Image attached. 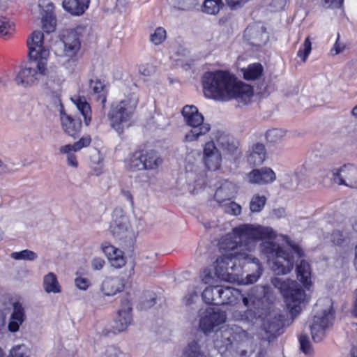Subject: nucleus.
<instances>
[{
  "instance_id": "obj_1",
  "label": "nucleus",
  "mask_w": 357,
  "mask_h": 357,
  "mask_svg": "<svg viewBox=\"0 0 357 357\" xmlns=\"http://www.w3.org/2000/svg\"><path fill=\"white\" fill-rule=\"evenodd\" d=\"M276 236L271 227L243 224L223 236L219 242V248L222 255L238 261V253L250 255L256 249L258 241H261L260 250L267 257L270 267L275 274L286 275L291 271L295 257L301 259L303 257V251L298 245H294L291 246V254L287 252L273 242Z\"/></svg>"
},
{
  "instance_id": "obj_2",
  "label": "nucleus",
  "mask_w": 357,
  "mask_h": 357,
  "mask_svg": "<svg viewBox=\"0 0 357 357\" xmlns=\"http://www.w3.org/2000/svg\"><path fill=\"white\" fill-rule=\"evenodd\" d=\"M202 85L204 96L215 100L236 99L247 104L253 96V90L250 85L238 80L228 71L205 73L202 77Z\"/></svg>"
},
{
  "instance_id": "obj_3",
  "label": "nucleus",
  "mask_w": 357,
  "mask_h": 357,
  "mask_svg": "<svg viewBox=\"0 0 357 357\" xmlns=\"http://www.w3.org/2000/svg\"><path fill=\"white\" fill-rule=\"evenodd\" d=\"M43 38V33L36 31L28 40L29 55L32 62L22 67L16 75L15 82L17 85L23 87L32 86L47 75L50 52L49 48L44 45Z\"/></svg>"
},
{
  "instance_id": "obj_4",
  "label": "nucleus",
  "mask_w": 357,
  "mask_h": 357,
  "mask_svg": "<svg viewBox=\"0 0 357 357\" xmlns=\"http://www.w3.org/2000/svg\"><path fill=\"white\" fill-rule=\"evenodd\" d=\"M261 293L252 289L246 296L242 298L244 305L247 307L245 311L236 310L232 313V319L246 324H255L261 322V326L267 333H273L280 326L281 319L276 312H269L263 317L259 307L261 305Z\"/></svg>"
},
{
  "instance_id": "obj_5",
  "label": "nucleus",
  "mask_w": 357,
  "mask_h": 357,
  "mask_svg": "<svg viewBox=\"0 0 357 357\" xmlns=\"http://www.w3.org/2000/svg\"><path fill=\"white\" fill-rule=\"evenodd\" d=\"M139 102L138 96L130 93L123 99L112 104L108 113L111 127L119 134L131 125V120Z\"/></svg>"
},
{
  "instance_id": "obj_6",
  "label": "nucleus",
  "mask_w": 357,
  "mask_h": 357,
  "mask_svg": "<svg viewBox=\"0 0 357 357\" xmlns=\"http://www.w3.org/2000/svg\"><path fill=\"white\" fill-rule=\"evenodd\" d=\"M271 284L283 296L291 315H298L308 301V298L300 284L295 280L278 277L272 278Z\"/></svg>"
},
{
  "instance_id": "obj_7",
  "label": "nucleus",
  "mask_w": 357,
  "mask_h": 357,
  "mask_svg": "<svg viewBox=\"0 0 357 357\" xmlns=\"http://www.w3.org/2000/svg\"><path fill=\"white\" fill-rule=\"evenodd\" d=\"M314 310L315 314L310 322V328L312 338L314 342H319L325 337L333 321L332 301L328 298L319 299Z\"/></svg>"
},
{
  "instance_id": "obj_8",
  "label": "nucleus",
  "mask_w": 357,
  "mask_h": 357,
  "mask_svg": "<svg viewBox=\"0 0 357 357\" xmlns=\"http://www.w3.org/2000/svg\"><path fill=\"white\" fill-rule=\"evenodd\" d=\"M182 115L185 123L190 129L184 136L185 142L198 141L199 138L206 135L211 130L210 124L204 123V118L197 107L194 105H185L183 107Z\"/></svg>"
},
{
  "instance_id": "obj_9",
  "label": "nucleus",
  "mask_w": 357,
  "mask_h": 357,
  "mask_svg": "<svg viewBox=\"0 0 357 357\" xmlns=\"http://www.w3.org/2000/svg\"><path fill=\"white\" fill-rule=\"evenodd\" d=\"M198 328L205 335L215 332L217 328L227 321L226 312L215 307L201 308L198 312Z\"/></svg>"
},
{
  "instance_id": "obj_10",
  "label": "nucleus",
  "mask_w": 357,
  "mask_h": 357,
  "mask_svg": "<svg viewBox=\"0 0 357 357\" xmlns=\"http://www.w3.org/2000/svg\"><path fill=\"white\" fill-rule=\"evenodd\" d=\"M199 153L192 149L185 158V178L189 185H193V191L202 189L204 184L205 172L199 166Z\"/></svg>"
},
{
  "instance_id": "obj_11",
  "label": "nucleus",
  "mask_w": 357,
  "mask_h": 357,
  "mask_svg": "<svg viewBox=\"0 0 357 357\" xmlns=\"http://www.w3.org/2000/svg\"><path fill=\"white\" fill-rule=\"evenodd\" d=\"M238 260L229 256L222 255L214 263L216 278L220 280L234 282L239 279L241 268L236 266Z\"/></svg>"
},
{
  "instance_id": "obj_12",
  "label": "nucleus",
  "mask_w": 357,
  "mask_h": 357,
  "mask_svg": "<svg viewBox=\"0 0 357 357\" xmlns=\"http://www.w3.org/2000/svg\"><path fill=\"white\" fill-rule=\"evenodd\" d=\"M63 45L60 61L66 68L73 69L76 65L77 54L81 47L80 40L75 33H70L64 37Z\"/></svg>"
},
{
  "instance_id": "obj_13",
  "label": "nucleus",
  "mask_w": 357,
  "mask_h": 357,
  "mask_svg": "<svg viewBox=\"0 0 357 357\" xmlns=\"http://www.w3.org/2000/svg\"><path fill=\"white\" fill-rule=\"evenodd\" d=\"M215 336L214 344L220 353H224L228 350L234 340L241 341L244 339H248L247 332L236 326L225 328L217 333Z\"/></svg>"
},
{
  "instance_id": "obj_14",
  "label": "nucleus",
  "mask_w": 357,
  "mask_h": 357,
  "mask_svg": "<svg viewBox=\"0 0 357 357\" xmlns=\"http://www.w3.org/2000/svg\"><path fill=\"white\" fill-rule=\"evenodd\" d=\"M109 229L114 236L119 239L126 238L130 234V220L122 208H116L114 210Z\"/></svg>"
},
{
  "instance_id": "obj_15",
  "label": "nucleus",
  "mask_w": 357,
  "mask_h": 357,
  "mask_svg": "<svg viewBox=\"0 0 357 357\" xmlns=\"http://www.w3.org/2000/svg\"><path fill=\"white\" fill-rule=\"evenodd\" d=\"M331 179L339 185H344L350 188H357V169L351 165L334 168Z\"/></svg>"
},
{
  "instance_id": "obj_16",
  "label": "nucleus",
  "mask_w": 357,
  "mask_h": 357,
  "mask_svg": "<svg viewBox=\"0 0 357 357\" xmlns=\"http://www.w3.org/2000/svg\"><path fill=\"white\" fill-rule=\"evenodd\" d=\"M237 257L240 258L238 262L243 264H252L254 265V273L248 274L245 278H243L239 272V279L236 281L239 284H250L256 282L258 279L261 277L263 273V268L259 260L255 257L252 253L250 255L241 252L237 255Z\"/></svg>"
},
{
  "instance_id": "obj_17",
  "label": "nucleus",
  "mask_w": 357,
  "mask_h": 357,
  "mask_svg": "<svg viewBox=\"0 0 357 357\" xmlns=\"http://www.w3.org/2000/svg\"><path fill=\"white\" fill-rule=\"evenodd\" d=\"M202 160L209 170L215 171L220 168L222 155L213 140H208L204 144Z\"/></svg>"
},
{
  "instance_id": "obj_18",
  "label": "nucleus",
  "mask_w": 357,
  "mask_h": 357,
  "mask_svg": "<svg viewBox=\"0 0 357 357\" xmlns=\"http://www.w3.org/2000/svg\"><path fill=\"white\" fill-rule=\"evenodd\" d=\"M244 36L251 45L255 46L265 45L269 38L266 27L261 23H255L248 26Z\"/></svg>"
},
{
  "instance_id": "obj_19",
  "label": "nucleus",
  "mask_w": 357,
  "mask_h": 357,
  "mask_svg": "<svg viewBox=\"0 0 357 357\" xmlns=\"http://www.w3.org/2000/svg\"><path fill=\"white\" fill-rule=\"evenodd\" d=\"M132 314L131 303L128 300H124L121 303V308L113 326L115 332H123L127 330L132 324Z\"/></svg>"
},
{
  "instance_id": "obj_20",
  "label": "nucleus",
  "mask_w": 357,
  "mask_h": 357,
  "mask_svg": "<svg viewBox=\"0 0 357 357\" xmlns=\"http://www.w3.org/2000/svg\"><path fill=\"white\" fill-rule=\"evenodd\" d=\"M247 181L251 184L267 185L276 180V174L270 167L255 169L246 174Z\"/></svg>"
},
{
  "instance_id": "obj_21",
  "label": "nucleus",
  "mask_w": 357,
  "mask_h": 357,
  "mask_svg": "<svg viewBox=\"0 0 357 357\" xmlns=\"http://www.w3.org/2000/svg\"><path fill=\"white\" fill-rule=\"evenodd\" d=\"M38 6L41 15L43 29L47 33L52 32L55 27L53 3L49 0H40Z\"/></svg>"
},
{
  "instance_id": "obj_22",
  "label": "nucleus",
  "mask_w": 357,
  "mask_h": 357,
  "mask_svg": "<svg viewBox=\"0 0 357 357\" xmlns=\"http://www.w3.org/2000/svg\"><path fill=\"white\" fill-rule=\"evenodd\" d=\"M100 249L107 257L111 266L115 268H121L125 266L126 259L122 250L111 245L108 242H103Z\"/></svg>"
},
{
  "instance_id": "obj_23",
  "label": "nucleus",
  "mask_w": 357,
  "mask_h": 357,
  "mask_svg": "<svg viewBox=\"0 0 357 357\" xmlns=\"http://www.w3.org/2000/svg\"><path fill=\"white\" fill-rule=\"evenodd\" d=\"M124 289L123 280L119 277L105 276L103 278L99 287L102 296H114L121 292Z\"/></svg>"
},
{
  "instance_id": "obj_24",
  "label": "nucleus",
  "mask_w": 357,
  "mask_h": 357,
  "mask_svg": "<svg viewBox=\"0 0 357 357\" xmlns=\"http://www.w3.org/2000/svg\"><path fill=\"white\" fill-rule=\"evenodd\" d=\"M26 319L25 310L23 305L20 302L13 303V311L10 316L8 329L10 333H17L20 326Z\"/></svg>"
},
{
  "instance_id": "obj_25",
  "label": "nucleus",
  "mask_w": 357,
  "mask_h": 357,
  "mask_svg": "<svg viewBox=\"0 0 357 357\" xmlns=\"http://www.w3.org/2000/svg\"><path fill=\"white\" fill-rule=\"evenodd\" d=\"M238 187L235 183L229 181H224L215 191L214 197L218 204L230 201L236 195Z\"/></svg>"
},
{
  "instance_id": "obj_26",
  "label": "nucleus",
  "mask_w": 357,
  "mask_h": 357,
  "mask_svg": "<svg viewBox=\"0 0 357 357\" xmlns=\"http://www.w3.org/2000/svg\"><path fill=\"white\" fill-rule=\"evenodd\" d=\"M72 102L84 119V124L88 126L92 119V111L89 103L84 97L74 96L71 98Z\"/></svg>"
},
{
  "instance_id": "obj_27",
  "label": "nucleus",
  "mask_w": 357,
  "mask_h": 357,
  "mask_svg": "<svg viewBox=\"0 0 357 357\" xmlns=\"http://www.w3.org/2000/svg\"><path fill=\"white\" fill-rule=\"evenodd\" d=\"M210 140H213L215 143L216 142L218 145L228 153H233L236 149L233 139L222 131L217 130L213 132L210 137Z\"/></svg>"
},
{
  "instance_id": "obj_28",
  "label": "nucleus",
  "mask_w": 357,
  "mask_h": 357,
  "mask_svg": "<svg viewBox=\"0 0 357 357\" xmlns=\"http://www.w3.org/2000/svg\"><path fill=\"white\" fill-rule=\"evenodd\" d=\"M296 271L297 278L306 289H309L312 285V269L310 264L304 259H301L296 265Z\"/></svg>"
},
{
  "instance_id": "obj_29",
  "label": "nucleus",
  "mask_w": 357,
  "mask_h": 357,
  "mask_svg": "<svg viewBox=\"0 0 357 357\" xmlns=\"http://www.w3.org/2000/svg\"><path fill=\"white\" fill-rule=\"evenodd\" d=\"M199 291L200 289L197 284H190L181 298L182 305L188 309H192L199 301Z\"/></svg>"
},
{
  "instance_id": "obj_30",
  "label": "nucleus",
  "mask_w": 357,
  "mask_h": 357,
  "mask_svg": "<svg viewBox=\"0 0 357 357\" xmlns=\"http://www.w3.org/2000/svg\"><path fill=\"white\" fill-rule=\"evenodd\" d=\"M89 88L94 99L100 102L102 107H105L107 91L103 82L99 79H91L89 83Z\"/></svg>"
},
{
  "instance_id": "obj_31",
  "label": "nucleus",
  "mask_w": 357,
  "mask_h": 357,
  "mask_svg": "<svg viewBox=\"0 0 357 357\" xmlns=\"http://www.w3.org/2000/svg\"><path fill=\"white\" fill-rule=\"evenodd\" d=\"M89 0H63V8L75 15H79L84 13L89 5Z\"/></svg>"
},
{
  "instance_id": "obj_32",
  "label": "nucleus",
  "mask_w": 357,
  "mask_h": 357,
  "mask_svg": "<svg viewBox=\"0 0 357 357\" xmlns=\"http://www.w3.org/2000/svg\"><path fill=\"white\" fill-rule=\"evenodd\" d=\"M43 287L47 294H60L62 287L58 280L57 276L52 272H50L43 276Z\"/></svg>"
},
{
  "instance_id": "obj_33",
  "label": "nucleus",
  "mask_w": 357,
  "mask_h": 357,
  "mask_svg": "<svg viewBox=\"0 0 357 357\" xmlns=\"http://www.w3.org/2000/svg\"><path fill=\"white\" fill-rule=\"evenodd\" d=\"M218 291H220L216 293L220 294L219 297L221 300L218 305L232 303L241 296V292L238 289L228 286L221 285Z\"/></svg>"
},
{
  "instance_id": "obj_34",
  "label": "nucleus",
  "mask_w": 357,
  "mask_h": 357,
  "mask_svg": "<svg viewBox=\"0 0 357 357\" xmlns=\"http://www.w3.org/2000/svg\"><path fill=\"white\" fill-rule=\"evenodd\" d=\"M61 121L63 129L68 135L74 137L79 132L82 127L80 122L66 114H61Z\"/></svg>"
},
{
  "instance_id": "obj_35",
  "label": "nucleus",
  "mask_w": 357,
  "mask_h": 357,
  "mask_svg": "<svg viewBox=\"0 0 357 357\" xmlns=\"http://www.w3.org/2000/svg\"><path fill=\"white\" fill-rule=\"evenodd\" d=\"M266 159L265 146L262 144H255L248 157V161L253 165H261Z\"/></svg>"
},
{
  "instance_id": "obj_36",
  "label": "nucleus",
  "mask_w": 357,
  "mask_h": 357,
  "mask_svg": "<svg viewBox=\"0 0 357 357\" xmlns=\"http://www.w3.org/2000/svg\"><path fill=\"white\" fill-rule=\"evenodd\" d=\"M221 285H210L206 287L202 293V298L204 303L207 304L218 305L220 302L219 297L220 294H218L217 291L220 289Z\"/></svg>"
},
{
  "instance_id": "obj_37",
  "label": "nucleus",
  "mask_w": 357,
  "mask_h": 357,
  "mask_svg": "<svg viewBox=\"0 0 357 357\" xmlns=\"http://www.w3.org/2000/svg\"><path fill=\"white\" fill-rule=\"evenodd\" d=\"M144 169H155L162 162L158 153L154 151L143 152Z\"/></svg>"
},
{
  "instance_id": "obj_38",
  "label": "nucleus",
  "mask_w": 357,
  "mask_h": 357,
  "mask_svg": "<svg viewBox=\"0 0 357 357\" xmlns=\"http://www.w3.org/2000/svg\"><path fill=\"white\" fill-rule=\"evenodd\" d=\"M263 66L259 63L250 64L247 68H243V77L246 80H255L261 77L263 73Z\"/></svg>"
},
{
  "instance_id": "obj_39",
  "label": "nucleus",
  "mask_w": 357,
  "mask_h": 357,
  "mask_svg": "<svg viewBox=\"0 0 357 357\" xmlns=\"http://www.w3.org/2000/svg\"><path fill=\"white\" fill-rule=\"evenodd\" d=\"M126 164L128 168L133 171L144 169L143 152L137 151L130 154L126 159Z\"/></svg>"
},
{
  "instance_id": "obj_40",
  "label": "nucleus",
  "mask_w": 357,
  "mask_h": 357,
  "mask_svg": "<svg viewBox=\"0 0 357 357\" xmlns=\"http://www.w3.org/2000/svg\"><path fill=\"white\" fill-rule=\"evenodd\" d=\"M200 348L198 341L193 340L183 348L181 357H203Z\"/></svg>"
},
{
  "instance_id": "obj_41",
  "label": "nucleus",
  "mask_w": 357,
  "mask_h": 357,
  "mask_svg": "<svg viewBox=\"0 0 357 357\" xmlns=\"http://www.w3.org/2000/svg\"><path fill=\"white\" fill-rule=\"evenodd\" d=\"M222 6V0H204L202 11L208 15H216Z\"/></svg>"
},
{
  "instance_id": "obj_42",
  "label": "nucleus",
  "mask_w": 357,
  "mask_h": 357,
  "mask_svg": "<svg viewBox=\"0 0 357 357\" xmlns=\"http://www.w3.org/2000/svg\"><path fill=\"white\" fill-rule=\"evenodd\" d=\"M266 198L259 194L254 195L250 202V208L252 212L257 213L261 211L265 206Z\"/></svg>"
},
{
  "instance_id": "obj_43",
  "label": "nucleus",
  "mask_w": 357,
  "mask_h": 357,
  "mask_svg": "<svg viewBox=\"0 0 357 357\" xmlns=\"http://www.w3.org/2000/svg\"><path fill=\"white\" fill-rule=\"evenodd\" d=\"M10 257L15 260L34 261L38 258V255L30 250H23L20 252H13Z\"/></svg>"
},
{
  "instance_id": "obj_44",
  "label": "nucleus",
  "mask_w": 357,
  "mask_h": 357,
  "mask_svg": "<svg viewBox=\"0 0 357 357\" xmlns=\"http://www.w3.org/2000/svg\"><path fill=\"white\" fill-rule=\"evenodd\" d=\"M14 24L6 17L0 15V36L6 37L14 31Z\"/></svg>"
},
{
  "instance_id": "obj_45",
  "label": "nucleus",
  "mask_w": 357,
  "mask_h": 357,
  "mask_svg": "<svg viewBox=\"0 0 357 357\" xmlns=\"http://www.w3.org/2000/svg\"><path fill=\"white\" fill-rule=\"evenodd\" d=\"M286 131L281 128H273L266 133V139L271 143L280 142L285 136Z\"/></svg>"
},
{
  "instance_id": "obj_46",
  "label": "nucleus",
  "mask_w": 357,
  "mask_h": 357,
  "mask_svg": "<svg viewBox=\"0 0 357 357\" xmlns=\"http://www.w3.org/2000/svg\"><path fill=\"white\" fill-rule=\"evenodd\" d=\"M30 350L24 344H17L12 347L8 357H29Z\"/></svg>"
},
{
  "instance_id": "obj_47",
  "label": "nucleus",
  "mask_w": 357,
  "mask_h": 357,
  "mask_svg": "<svg viewBox=\"0 0 357 357\" xmlns=\"http://www.w3.org/2000/svg\"><path fill=\"white\" fill-rule=\"evenodd\" d=\"M167 38V33L164 28L158 27L154 32L150 35V41L155 45L162 44Z\"/></svg>"
},
{
  "instance_id": "obj_48",
  "label": "nucleus",
  "mask_w": 357,
  "mask_h": 357,
  "mask_svg": "<svg viewBox=\"0 0 357 357\" xmlns=\"http://www.w3.org/2000/svg\"><path fill=\"white\" fill-rule=\"evenodd\" d=\"M62 80L59 77H50L46 82L47 88L52 91L54 96L58 97L61 91Z\"/></svg>"
},
{
  "instance_id": "obj_49",
  "label": "nucleus",
  "mask_w": 357,
  "mask_h": 357,
  "mask_svg": "<svg viewBox=\"0 0 357 357\" xmlns=\"http://www.w3.org/2000/svg\"><path fill=\"white\" fill-rule=\"evenodd\" d=\"M311 50L312 43L310 42V38L307 37L303 44L299 48L297 52V56L301 59L302 61L305 62L306 61L309 54H310Z\"/></svg>"
},
{
  "instance_id": "obj_50",
  "label": "nucleus",
  "mask_w": 357,
  "mask_h": 357,
  "mask_svg": "<svg viewBox=\"0 0 357 357\" xmlns=\"http://www.w3.org/2000/svg\"><path fill=\"white\" fill-rule=\"evenodd\" d=\"M220 204L222 207L224 211L227 213L233 215H238L241 212V206L236 202L227 201Z\"/></svg>"
},
{
  "instance_id": "obj_51",
  "label": "nucleus",
  "mask_w": 357,
  "mask_h": 357,
  "mask_svg": "<svg viewBox=\"0 0 357 357\" xmlns=\"http://www.w3.org/2000/svg\"><path fill=\"white\" fill-rule=\"evenodd\" d=\"M171 3L174 8L188 10L196 6L198 3V0H172Z\"/></svg>"
},
{
  "instance_id": "obj_52",
  "label": "nucleus",
  "mask_w": 357,
  "mask_h": 357,
  "mask_svg": "<svg viewBox=\"0 0 357 357\" xmlns=\"http://www.w3.org/2000/svg\"><path fill=\"white\" fill-rule=\"evenodd\" d=\"M199 277L203 283L212 284L215 282L216 275L209 268H206L201 272Z\"/></svg>"
},
{
  "instance_id": "obj_53",
  "label": "nucleus",
  "mask_w": 357,
  "mask_h": 357,
  "mask_svg": "<svg viewBox=\"0 0 357 357\" xmlns=\"http://www.w3.org/2000/svg\"><path fill=\"white\" fill-rule=\"evenodd\" d=\"M299 342L301 351L306 355H310L312 353V348L311 347L309 338L305 335H302L299 337Z\"/></svg>"
},
{
  "instance_id": "obj_54",
  "label": "nucleus",
  "mask_w": 357,
  "mask_h": 357,
  "mask_svg": "<svg viewBox=\"0 0 357 357\" xmlns=\"http://www.w3.org/2000/svg\"><path fill=\"white\" fill-rule=\"evenodd\" d=\"M91 284L90 280L86 278L78 276L75 279V285L79 290L86 291L89 289Z\"/></svg>"
},
{
  "instance_id": "obj_55",
  "label": "nucleus",
  "mask_w": 357,
  "mask_h": 357,
  "mask_svg": "<svg viewBox=\"0 0 357 357\" xmlns=\"http://www.w3.org/2000/svg\"><path fill=\"white\" fill-rule=\"evenodd\" d=\"M121 195L126 201L130 203L131 208L133 209L135 203L133 200V196L131 191L130 190L129 187L121 185Z\"/></svg>"
},
{
  "instance_id": "obj_56",
  "label": "nucleus",
  "mask_w": 357,
  "mask_h": 357,
  "mask_svg": "<svg viewBox=\"0 0 357 357\" xmlns=\"http://www.w3.org/2000/svg\"><path fill=\"white\" fill-rule=\"evenodd\" d=\"M99 357H123V355L119 349L109 347Z\"/></svg>"
},
{
  "instance_id": "obj_57",
  "label": "nucleus",
  "mask_w": 357,
  "mask_h": 357,
  "mask_svg": "<svg viewBox=\"0 0 357 357\" xmlns=\"http://www.w3.org/2000/svg\"><path fill=\"white\" fill-rule=\"evenodd\" d=\"M91 143V137L85 136L82 137L78 142L74 143L75 149L77 151L81 150L84 147H87Z\"/></svg>"
},
{
  "instance_id": "obj_58",
  "label": "nucleus",
  "mask_w": 357,
  "mask_h": 357,
  "mask_svg": "<svg viewBox=\"0 0 357 357\" xmlns=\"http://www.w3.org/2000/svg\"><path fill=\"white\" fill-rule=\"evenodd\" d=\"M105 264V261L102 257H94L91 260V267L95 271H100L102 269Z\"/></svg>"
},
{
  "instance_id": "obj_59",
  "label": "nucleus",
  "mask_w": 357,
  "mask_h": 357,
  "mask_svg": "<svg viewBox=\"0 0 357 357\" xmlns=\"http://www.w3.org/2000/svg\"><path fill=\"white\" fill-rule=\"evenodd\" d=\"M139 72L145 76H149L154 72V67L149 63L141 64L139 66Z\"/></svg>"
},
{
  "instance_id": "obj_60",
  "label": "nucleus",
  "mask_w": 357,
  "mask_h": 357,
  "mask_svg": "<svg viewBox=\"0 0 357 357\" xmlns=\"http://www.w3.org/2000/svg\"><path fill=\"white\" fill-rule=\"evenodd\" d=\"M330 241L335 245H340L343 241V235L342 232L338 230L334 231L330 235Z\"/></svg>"
},
{
  "instance_id": "obj_61",
  "label": "nucleus",
  "mask_w": 357,
  "mask_h": 357,
  "mask_svg": "<svg viewBox=\"0 0 357 357\" xmlns=\"http://www.w3.org/2000/svg\"><path fill=\"white\" fill-rule=\"evenodd\" d=\"M77 151L75 149L74 144L63 145L59 148V152L62 154H66V157Z\"/></svg>"
},
{
  "instance_id": "obj_62",
  "label": "nucleus",
  "mask_w": 357,
  "mask_h": 357,
  "mask_svg": "<svg viewBox=\"0 0 357 357\" xmlns=\"http://www.w3.org/2000/svg\"><path fill=\"white\" fill-rule=\"evenodd\" d=\"M345 47V45L340 42L339 36H337V40L334 45V47L331 50V54L333 55H336L340 52H342Z\"/></svg>"
},
{
  "instance_id": "obj_63",
  "label": "nucleus",
  "mask_w": 357,
  "mask_h": 357,
  "mask_svg": "<svg viewBox=\"0 0 357 357\" xmlns=\"http://www.w3.org/2000/svg\"><path fill=\"white\" fill-rule=\"evenodd\" d=\"M177 52H174V51H172L171 53H170V59L174 60V61L176 62H178L179 61L181 60V58L183 56H185V50H183V49H181L178 52V57L176 56H175L174 54H176Z\"/></svg>"
},
{
  "instance_id": "obj_64",
  "label": "nucleus",
  "mask_w": 357,
  "mask_h": 357,
  "mask_svg": "<svg viewBox=\"0 0 357 357\" xmlns=\"http://www.w3.org/2000/svg\"><path fill=\"white\" fill-rule=\"evenodd\" d=\"M67 158L68 165L72 167H77L78 162L77 161V158L74 153L69 155Z\"/></svg>"
}]
</instances>
